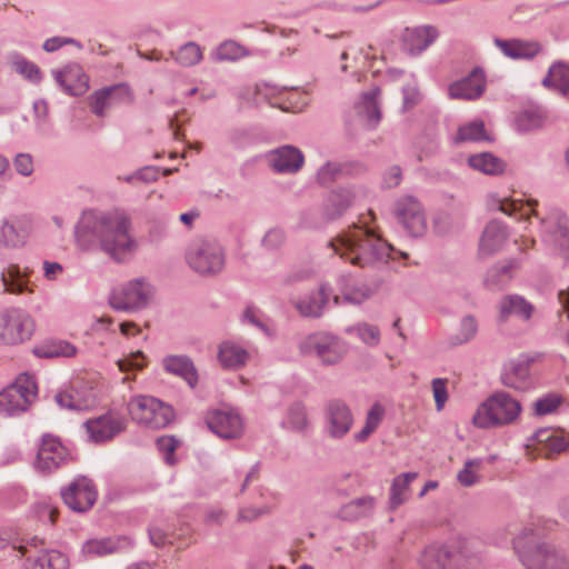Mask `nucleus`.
<instances>
[{
    "instance_id": "1",
    "label": "nucleus",
    "mask_w": 569,
    "mask_h": 569,
    "mask_svg": "<svg viewBox=\"0 0 569 569\" xmlns=\"http://www.w3.org/2000/svg\"><path fill=\"white\" fill-rule=\"evenodd\" d=\"M129 229L127 216H81L74 236L82 249L99 243L112 260L123 262L133 256L138 247Z\"/></svg>"
},
{
    "instance_id": "2",
    "label": "nucleus",
    "mask_w": 569,
    "mask_h": 569,
    "mask_svg": "<svg viewBox=\"0 0 569 569\" xmlns=\"http://www.w3.org/2000/svg\"><path fill=\"white\" fill-rule=\"evenodd\" d=\"M515 550L527 569H569V557L541 539L539 528H525L513 540Z\"/></svg>"
},
{
    "instance_id": "3",
    "label": "nucleus",
    "mask_w": 569,
    "mask_h": 569,
    "mask_svg": "<svg viewBox=\"0 0 569 569\" xmlns=\"http://www.w3.org/2000/svg\"><path fill=\"white\" fill-rule=\"evenodd\" d=\"M341 246L345 252L340 256L349 259L352 264L360 267L389 258L392 250V247L376 234L367 222L353 223L349 227V230L341 237Z\"/></svg>"
},
{
    "instance_id": "4",
    "label": "nucleus",
    "mask_w": 569,
    "mask_h": 569,
    "mask_svg": "<svg viewBox=\"0 0 569 569\" xmlns=\"http://www.w3.org/2000/svg\"><path fill=\"white\" fill-rule=\"evenodd\" d=\"M520 403L506 392H496L476 411L472 422L479 428H491L512 422L520 413Z\"/></svg>"
},
{
    "instance_id": "5",
    "label": "nucleus",
    "mask_w": 569,
    "mask_h": 569,
    "mask_svg": "<svg viewBox=\"0 0 569 569\" xmlns=\"http://www.w3.org/2000/svg\"><path fill=\"white\" fill-rule=\"evenodd\" d=\"M186 261L194 272L201 276H213L223 269L226 256L218 242L198 239L189 244Z\"/></svg>"
},
{
    "instance_id": "6",
    "label": "nucleus",
    "mask_w": 569,
    "mask_h": 569,
    "mask_svg": "<svg viewBox=\"0 0 569 569\" xmlns=\"http://www.w3.org/2000/svg\"><path fill=\"white\" fill-rule=\"evenodd\" d=\"M132 420L150 429L166 428L174 419L171 406L149 396H138L128 403Z\"/></svg>"
},
{
    "instance_id": "7",
    "label": "nucleus",
    "mask_w": 569,
    "mask_h": 569,
    "mask_svg": "<svg viewBox=\"0 0 569 569\" xmlns=\"http://www.w3.org/2000/svg\"><path fill=\"white\" fill-rule=\"evenodd\" d=\"M37 397L33 377L21 375L12 385L0 392V413L11 417L28 410Z\"/></svg>"
},
{
    "instance_id": "8",
    "label": "nucleus",
    "mask_w": 569,
    "mask_h": 569,
    "mask_svg": "<svg viewBox=\"0 0 569 569\" xmlns=\"http://www.w3.org/2000/svg\"><path fill=\"white\" fill-rule=\"evenodd\" d=\"M299 350L305 356L316 355L323 365H336L347 353V346L339 337L319 331L303 338Z\"/></svg>"
},
{
    "instance_id": "9",
    "label": "nucleus",
    "mask_w": 569,
    "mask_h": 569,
    "mask_svg": "<svg viewBox=\"0 0 569 569\" xmlns=\"http://www.w3.org/2000/svg\"><path fill=\"white\" fill-rule=\"evenodd\" d=\"M34 331V322L29 313L19 308L0 312V345L17 346L29 340Z\"/></svg>"
},
{
    "instance_id": "10",
    "label": "nucleus",
    "mask_w": 569,
    "mask_h": 569,
    "mask_svg": "<svg viewBox=\"0 0 569 569\" xmlns=\"http://www.w3.org/2000/svg\"><path fill=\"white\" fill-rule=\"evenodd\" d=\"M98 491L91 479L77 477L61 490L63 502L73 511L86 512L96 503Z\"/></svg>"
},
{
    "instance_id": "11",
    "label": "nucleus",
    "mask_w": 569,
    "mask_h": 569,
    "mask_svg": "<svg viewBox=\"0 0 569 569\" xmlns=\"http://www.w3.org/2000/svg\"><path fill=\"white\" fill-rule=\"evenodd\" d=\"M149 293L147 286L141 280H132L113 290L109 302L114 310H137L147 306Z\"/></svg>"
},
{
    "instance_id": "12",
    "label": "nucleus",
    "mask_w": 569,
    "mask_h": 569,
    "mask_svg": "<svg viewBox=\"0 0 569 569\" xmlns=\"http://www.w3.org/2000/svg\"><path fill=\"white\" fill-rule=\"evenodd\" d=\"M51 73L60 89L70 97H80L89 89V76L78 62H69Z\"/></svg>"
},
{
    "instance_id": "13",
    "label": "nucleus",
    "mask_w": 569,
    "mask_h": 569,
    "mask_svg": "<svg viewBox=\"0 0 569 569\" xmlns=\"http://www.w3.org/2000/svg\"><path fill=\"white\" fill-rule=\"evenodd\" d=\"M67 459L68 452L61 441L51 435H44L37 453L36 468L43 473H51Z\"/></svg>"
},
{
    "instance_id": "14",
    "label": "nucleus",
    "mask_w": 569,
    "mask_h": 569,
    "mask_svg": "<svg viewBox=\"0 0 569 569\" xmlns=\"http://www.w3.org/2000/svg\"><path fill=\"white\" fill-rule=\"evenodd\" d=\"M452 99L477 100L486 91L485 70L477 66L466 77L453 81L448 88Z\"/></svg>"
},
{
    "instance_id": "15",
    "label": "nucleus",
    "mask_w": 569,
    "mask_h": 569,
    "mask_svg": "<svg viewBox=\"0 0 569 569\" xmlns=\"http://www.w3.org/2000/svg\"><path fill=\"white\" fill-rule=\"evenodd\" d=\"M327 431L332 438L346 436L353 423V416L349 406L340 400L333 399L326 405Z\"/></svg>"
},
{
    "instance_id": "16",
    "label": "nucleus",
    "mask_w": 569,
    "mask_h": 569,
    "mask_svg": "<svg viewBox=\"0 0 569 569\" xmlns=\"http://www.w3.org/2000/svg\"><path fill=\"white\" fill-rule=\"evenodd\" d=\"M84 426L94 442H104L111 440L126 429V419L117 413L108 412L96 419L88 420Z\"/></svg>"
},
{
    "instance_id": "17",
    "label": "nucleus",
    "mask_w": 569,
    "mask_h": 569,
    "mask_svg": "<svg viewBox=\"0 0 569 569\" xmlns=\"http://www.w3.org/2000/svg\"><path fill=\"white\" fill-rule=\"evenodd\" d=\"M549 119L548 110L541 104L530 102L515 113L513 126L519 133L542 130Z\"/></svg>"
},
{
    "instance_id": "18",
    "label": "nucleus",
    "mask_w": 569,
    "mask_h": 569,
    "mask_svg": "<svg viewBox=\"0 0 569 569\" xmlns=\"http://www.w3.org/2000/svg\"><path fill=\"white\" fill-rule=\"evenodd\" d=\"M209 429L223 439L237 438L242 432V420L238 413L214 410L207 416Z\"/></svg>"
},
{
    "instance_id": "19",
    "label": "nucleus",
    "mask_w": 569,
    "mask_h": 569,
    "mask_svg": "<svg viewBox=\"0 0 569 569\" xmlns=\"http://www.w3.org/2000/svg\"><path fill=\"white\" fill-rule=\"evenodd\" d=\"M303 163L305 156L295 146L284 144L271 151L270 167L277 173H297Z\"/></svg>"
},
{
    "instance_id": "20",
    "label": "nucleus",
    "mask_w": 569,
    "mask_h": 569,
    "mask_svg": "<svg viewBox=\"0 0 569 569\" xmlns=\"http://www.w3.org/2000/svg\"><path fill=\"white\" fill-rule=\"evenodd\" d=\"M331 290L327 284H321L316 291L293 302V307L303 318L318 319L322 317L329 303Z\"/></svg>"
},
{
    "instance_id": "21",
    "label": "nucleus",
    "mask_w": 569,
    "mask_h": 569,
    "mask_svg": "<svg viewBox=\"0 0 569 569\" xmlns=\"http://www.w3.org/2000/svg\"><path fill=\"white\" fill-rule=\"evenodd\" d=\"M461 556L448 546H430L425 549L420 563L425 569H457Z\"/></svg>"
},
{
    "instance_id": "22",
    "label": "nucleus",
    "mask_w": 569,
    "mask_h": 569,
    "mask_svg": "<svg viewBox=\"0 0 569 569\" xmlns=\"http://www.w3.org/2000/svg\"><path fill=\"white\" fill-rule=\"evenodd\" d=\"M493 42L506 57L512 60H531L542 51V46L537 41L495 38Z\"/></svg>"
},
{
    "instance_id": "23",
    "label": "nucleus",
    "mask_w": 569,
    "mask_h": 569,
    "mask_svg": "<svg viewBox=\"0 0 569 569\" xmlns=\"http://www.w3.org/2000/svg\"><path fill=\"white\" fill-rule=\"evenodd\" d=\"M508 237L507 228L498 219H492L485 228L480 242L478 254L480 258H487L499 251Z\"/></svg>"
},
{
    "instance_id": "24",
    "label": "nucleus",
    "mask_w": 569,
    "mask_h": 569,
    "mask_svg": "<svg viewBox=\"0 0 569 569\" xmlns=\"http://www.w3.org/2000/svg\"><path fill=\"white\" fill-rule=\"evenodd\" d=\"M29 230L19 216L3 217L0 221V244L18 248L24 244Z\"/></svg>"
},
{
    "instance_id": "25",
    "label": "nucleus",
    "mask_w": 569,
    "mask_h": 569,
    "mask_svg": "<svg viewBox=\"0 0 569 569\" xmlns=\"http://www.w3.org/2000/svg\"><path fill=\"white\" fill-rule=\"evenodd\" d=\"M541 223L551 241L558 249L560 254L569 260V226L561 216H548L541 219Z\"/></svg>"
},
{
    "instance_id": "26",
    "label": "nucleus",
    "mask_w": 569,
    "mask_h": 569,
    "mask_svg": "<svg viewBox=\"0 0 569 569\" xmlns=\"http://www.w3.org/2000/svg\"><path fill=\"white\" fill-rule=\"evenodd\" d=\"M535 311V307L520 295H507L499 303V320L506 322L510 316L519 317L529 321Z\"/></svg>"
},
{
    "instance_id": "27",
    "label": "nucleus",
    "mask_w": 569,
    "mask_h": 569,
    "mask_svg": "<svg viewBox=\"0 0 569 569\" xmlns=\"http://www.w3.org/2000/svg\"><path fill=\"white\" fill-rule=\"evenodd\" d=\"M163 368L167 372L180 377L191 388H194L198 383V371L194 367L193 361L188 356H167L162 360Z\"/></svg>"
},
{
    "instance_id": "28",
    "label": "nucleus",
    "mask_w": 569,
    "mask_h": 569,
    "mask_svg": "<svg viewBox=\"0 0 569 569\" xmlns=\"http://www.w3.org/2000/svg\"><path fill=\"white\" fill-rule=\"evenodd\" d=\"M438 37L439 31L433 26L417 27L403 37L405 50L410 54H419L432 44Z\"/></svg>"
},
{
    "instance_id": "29",
    "label": "nucleus",
    "mask_w": 569,
    "mask_h": 569,
    "mask_svg": "<svg viewBox=\"0 0 569 569\" xmlns=\"http://www.w3.org/2000/svg\"><path fill=\"white\" fill-rule=\"evenodd\" d=\"M519 268L517 259H509L497 263L488 269L483 279V284L490 290L505 288L513 277V271Z\"/></svg>"
},
{
    "instance_id": "30",
    "label": "nucleus",
    "mask_w": 569,
    "mask_h": 569,
    "mask_svg": "<svg viewBox=\"0 0 569 569\" xmlns=\"http://www.w3.org/2000/svg\"><path fill=\"white\" fill-rule=\"evenodd\" d=\"M541 84L566 97L569 94V64L565 61H555L548 69Z\"/></svg>"
},
{
    "instance_id": "31",
    "label": "nucleus",
    "mask_w": 569,
    "mask_h": 569,
    "mask_svg": "<svg viewBox=\"0 0 569 569\" xmlns=\"http://www.w3.org/2000/svg\"><path fill=\"white\" fill-rule=\"evenodd\" d=\"M526 204L531 208L529 213H538L536 210L538 200L531 198L527 199ZM525 201L522 199L500 198L497 193L488 194L487 198V208L492 212L521 213Z\"/></svg>"
},
{
    "instance_id": "32",
    "label": "nucleus",
    "mask_w": 569,
    "mask_h": 569,
    "mask_svg": "<svg viewBox=\"0 0 569 569\" xmlns=\"http://www.w3.org/2000/svg\"><path fill=\"white\" fill-rule=\"evenodd\" d=\"M467 163L473 170L487 176L502 174L507 168L505 160L489 151L470 154L467 159Z\"/></svg>"
},
{
    "instance_id": "33",
    "label": "nucleus",
    "mask_w": 569,
    "mask_h": 569,
    "mask_svg": "<svg viewBox=\"0 0 569 569\" xmlns=\"http://www.w3.org/2000/svg\"><path fill=\"white\" fill-rule=\"evenodd\" d=\"M529 361H512L501 375V382L515 390H526L529 386Z\"/></svg>"
},
{
    "instance_id": "34",
    "label": "nucleus",
    "mask_w": 569,
    "mask_h": 569,
    "mask_svg": "<svg viewBox=\"0 0 569 569\" xmlns=\"http://www.w3.org/2000/svg\"><path fill=\"white\" fill-rule=\"evenodd\" d=\"M128 94V83L120 82L109 87H103L94 91L90 97V109L97 117H104L106 109L111 104L112 93Z\"/></svg>"
},
{
    "instance_id": "35",
    "label": "nucleus",
    "mask_w": 569,
    "mask_h": 569,
    "mask_svg": "<svg viewBox=\"0 0 569 569\" xmlns=\"http://www.w3.org/2000/svg\"><path fill=\"white\" fill-rule=\"evenodd\" d=\"M480 142L488 141L492 142L493 138H491L487 130L483 120L476 119L466 124L459 126L453 138L455 144H460L463 142Z\"/></svg>"
},
{
    "instance_id": "36",
    "label": "nucleus",
    "mask_w": 569,
    "mask_h": 569,
    "mask_svg": "<svg viewBox=\"0 0 569 569\" xmlns=\"http://www.w3.org/2000/svg\"><path fill=\"white\" fill-rule=\"evenodd\" d=\"M9 61L12 66V69L29 82L39 84L42 81L43 72L39 66L28 60L22 53L17 51L10 53Z\"/></svg>"
},
{
    "instance_id": "37",
    "label": "nucleus",
    "mask_w": 569,
    "mask_h": 569,
    "mask_svg": "<svg viewBox=\"0 0 569 569\" xmlns=\"http://www.w3.org/2000/svg\"><path fill=\"white\" fill-rule=\"evenodd\" d=\"M218 359L223 368L238 369L246 365L248 352L231 342H222L219 347Z\"/></svg>"
},
{
    "instance_id": "38",
    "label": "nucleus",
    "mask_w": 569,
    "mask_h": 569,
    "mask_svg": "<svg viewBox=\"0 0 569 569\" xmlns=\"http://www.w3.org/2000/svg\"><path fill=\"white\" fill-rule=\"evenodd\" d=\"M357 194L355 187H338L332 189L327 197V206L333 210V213H343L356 202Z\"/></svg>"
},
{
    "instance_id": "39",
    "label": "nucleus",
    "mask_w": 569,
    "mask_h": 569,
    "mask_svg": "<svg viewBox=\"0 0 569 569\" xmlns=\"http://www.w3.org/2000/svg\"><path fill=\"white\" fill-rule=\"evenodd\" d=\"M28 566L26 569H68L69 559L57 550L44 551L41 556L34 559H27Z\"/></svg>"
},
{
    "instance_id": "40",
    "label": "nucleus",
    "mask_w": 569,
    "mask_h": 569,
    "mask_svg": "<svg viewBox=\"0 0 569 569\" xmlns=\"http://www.w3.org/2000/svg\"><path fill=\"white\" fill-rule=\"evenodd\" d=\"M417 477V472H405L393 479L390 489V509H397L407 500L409 485Z\"/></svg>"
},
{
    "instance_id": "41",
    "label": "nucleus",
    "mask_w": 569,
    "mask_h": 569,
    "mask_svg": "<svg viewBox=\"0 0 569 569\" xmlns=\"http://www.w3.org/2000/svg\"><path fill=\"white\" fill-rule=\"evenodd\" d=\"M33 353L39 358L71 357L76 355V347L68 341L51 340L36 347Z\"/></svg>"
},
{
    "instance_id": "42",
    "label": "nucleus",
    "mask_w": 569,
    "mask_h": 569,
    "mask_svg": "<svg viewBox=\"0 0 569 569\" xmlns=\"http://www.w3.org/2000/svg\"><path fill=\"white\" fill-rule=\"evenodd\" d=\"M385 416V408L380 403H375L367 413L366 423L361 431L355 435L358 442L366 441L369 436L378 428Z\"/></svg>"
},
{
    "instance_id": "43",
    "label": "nucleus",
    "mask_w": 569,
    "mask_h": 569,
    "mask_svg": "<svg viewBox=\"0 0 569 569\" xmlns=\"http://www.w3.org/2000/svg\"><path fill=\"white\" fill-rule=\"evenodd\" d=\"M1 279L4 290L10 293H22L27 288L18 266H10L1 273Z\"/></svg>"
},
{
    "instance_id": "44",
    "label": "nucleus",
    "mask_w": 569,
    "mask_h": 569,
    "mask_svg": "<svg viewBox=\"0 0 569 569\" xmlns=\"http://www.w3.org/2000/svg\"><path fill=\"white\" fill-rule=\"evenodd\" d=\"M373 499L371 497L358 498L341 509V516L343 519L353 520L366 515V511L372 509Z\"/></svg>"
},
{
    "instance_id": "45",
    "label": "nucleus",
    "mask_w": 569,
    "mask_h": 569,
    "mask_svg": "<svg viewBox=\"0 0 569 569\" xmlns=\"http://www.w3.org/2000/svg\"><path fill=\"white\" fill-rule=\"evenodd\" d=\"M201 58V49L196 42H188L181 46L174 56L176 61L183 67L194 66Z\"/></svg>"
},
{
    "instance_id": "46",
    "label": "nucleus",
    "mask_w": 569,
    "mask_h": 569,
    "mask_svg": "<svg viewBox=\"0 0 569 569\" xmlns=\"http://www.w3.org/2000/svg\"><path fill=\"white\" fill-rule=\"evenodd\" d=\"M247 54V50L232 40L222 42L216 50V59L218 61H236Z\"/></svg>"
},
{
    "instance_id": "47",
    "label": "nucleus",
    "mask_w": 569,
    "mask_h": 569,
    "mask_svg": "<svg viewBox=\"0 0 569 569\" xmlns=\"http://www.w3.org/2000/svg\"><path fill=\"white\" fill-rule=\"evenodd\" d=\"M482 465L481 459H469L465 462L462 470L458 472L457 479L463 487H471L479 481V475L477 471Z\"/></svg>"
},
{
    "instance_id": "48",
    "label": "nucleus",
    "mask_w": 569,
    "mask_h": 569,
    "mask_svg": "<svg viewBox=\"0 0 569 569\" xmlns=\"http://www.w3.org/2000/svg\"><path fill=\"white\" fill-rule=\"evenodd\" d=\"M340 177H342L340 162L327 161L317 171V181L322 187H329Z\"/></svg>"
},
{
    "instance_id": "49",
    "label": "nucleus",
    "mask_w": 569,
    "mask_h": 569,
    "mask_svg": "<svg viewBox=\"0 0 569 569\" xmlns=\"http://www.w3.org/2000/svg\"><path fill=\"white\" fill-rule=\"evenodd\" d=\"M399 223L412 237H420L427 230L426 216H397Z\"/></svg>"
},
{
    "instance_id": "50",
    "label": "nucleus",
    "mask_w": 569,
    "mask_h": 569,
    "mask_svg": "<svg viewBox=\"0 0 569 569\" xmlns=\"http://www.w3.org/2000/svg\"><path fill=\"white\" fill-rule=\"evenodd\" d=\"M478 331V325L472 316H466L460 323V332L451 338L452 345H462L471 340Z\"/></svg>"
},
{
    "instance_id": "51",
    "label": "nucleus",
    "mask_w": 569,
    "mask_h": 569,
    "mask_svg": "<svg viewBox=\"0 0 569 569\" xmlns=\"http://www.w3.org/2000/svg\"><path fill=\"white\" fill-rule=\"evenodd\" d=\"M348 332H357L358 337L369 346H377L380 341V331L377 326L369 323H359L353 328H349Z\"/></svg>"
},
{
    "instance_id": "52",
    "label": "nucleus",
    "mask_w": 569,
    "mask_h": 569,
    "mask_svg": "<svg viewBox=\"0 0 569 569\" xmlns=\"http://www.w3.org/2000/svg\"><path fill=\"white\" fill-rule=\"evenodd\" d=\"M289 423L296 430H303L307 427V410L306 407L300 403H293L289 409Z\"/></svg>"
},
{
    "instance_id": "53",
    "label": "nucleus",
    "mask_w": 569,
    "mask_h": 569,
    "mask_svg": "<svg viewBox=\"0 0 569 569\" xmlns=\"http://www.w3.org/2000/svg\"><path fill=\"white\" fill-rule=\"evenodd\" d=\"M159 177V168L156 166H146L136 170L132 174L124 178L127 182L141 181L144 183L154 182Z\"/></svg>"
},
{
    "instance_id": "54",
    "label": "nucleus",
    "mask_w": 569,
    "mask_h": 569,
    "mask_svg": "<svg viewBox=\"0 0 569 569\" xmlns=\"http://www.w3.org/2000/svg\"><path fill=\"white\" fill-rule=\"evenodd\" d=\"M422 207L419 200L413 196H405L400 198L396 203L393 213H421Z\"/></svg>"
},
{
    "instance_id": "55",
    "label": "nucleus",
    "mask_w": 569,
    "mask_h": 569,
    "mask_svg": "<svg viewBox=\"0 0 569 569\" xmlns=\"http://www.w3.org/2000/svg\"><path fill=\"white\" fill-rule=\"evenodd\" d=\"M437 410L440 411L448 400L447 379L435 378L431 382Z\"/></svg>"
},
{
    "instance_id": "56",
    "label": "nucleus",
    "mask_w": 569,
    "mask_h": 569,
    "mask_svg": "<svg viewBox=\"0 0 569 569\" xmlns=\"http://www.w3.org/2000/svg\"><path fill=\"white\" fill-rule=\"evenodd\" d=\"M156 443L159 451L166 455V461L168 463H173V452L179 445V440L173 436H162L157 439Z\"/></svg>"
},
{
    "instance_id": "57",
    "label": "nucleus",
    "mask_w": 569,
    "mask_h": 569,
    "mask_svg": "<svg viewBox=\"0 0 569 569\" xmlns=\"http://www.w3.org/2000/svg\"><path fill=\"white\" fill-rule=\"evenodd\" d=\"M546 449H548L546 458L551 459L553 455L561 453L569 449V439L556 431Z\"/></svg>"
},
{
    "instance_id": "58",
    "label": "nucleus",
    "mask_w": 569,
    "mask_h": 569,
    "mask_svg": "<svg viewBox=\"0 0 569 569\" xmlns=\"http://www.w3.org/2000/svg\"><path fill=\"white\" fill-rule=\"evenodd\" d=\"M16 171L23 176L29 177L33 172V159L30 153H18L13 160Z\"/></svg>"
},
{
    "instance_id": "59",
    "label": "nucleus",
    "mask_w": 569,
    "mask_h": 569,
    "mask_svg": "<svg viewBox=\"0 0 569 569\" xmlns=\"http://www.w3.org/2000/svg\"><path fill=\"white\" fill-rule=\"evenodd\" d=\"M402 180V170L399 166H391L382 177L381 187L383 189H391L398 187Z\"/></svg>"
},
{
    "instance_id": "60",
    "label": "nucleus",
    "mask_w": 569,
    "mask_h": 569,
    "mask_svg": "<svg viewBox=\"0 0 569 569\" xmlns=\"http://www.w3.org/2000/svg\"><path fill=\"white\" fill-rule=\"evenodd\" d=\"M560 405V399L555 396H547L535 402V411L538 416L551 413Z\"/></svg>"
},
{
    "instance_id": "61",
    "label": "nucleus",
    "mask_w": 569,
    "mask_h": 569,
    "mask_svg": "<svg viewBox=\"0 0 569 569\" xmlns=\"http://www.w3.org/2000/svg\"><path fill=\"white\" fill-rule=\"evenodd\" d=\"M342 176L345 177H358L367 171V167L361 161H346L340 162Z\"/></svg>"
},
{
    "instance_id": "62",
    "label": "nucleus",
    "mask_w": 569,
    "mask_h": 569,
    "mask_svg": "<svg viewBox=\"0 0 569 569\" xmlns=\"http://www.w3.org/2000/svg\"><path fill=\"white\" fill-rule=\"evenodd\" d=\"M403 103L402 109L405 111L411 110L420 102V93L416 88L406 86L402 88Z\"/></svg>"
},
{
    "instance_id": "63",
    "label": "nucleus",
    "mask_w": 569,
    "mask_h": 569,
    "mask_svg": "<svg viewBox=\"0 0 569 569\" xmlns=\"http://www.w3.org/2000/svg\"><path fill=\"white\" fill-rule=\"evenodd\" d=\"M56 402L61 407L70 410H81L82 405L77 400L73 395L69 392H58L54 396Z\"/></svg>"
},
{
    "instance_id": "64",
    "label": "nucleus",
    "mask_w": 569,
    "mask_h": 569,
    "mask_svg": "<svg viewBox=\"0 0 569 569\" xmlns=\"http://www.w3.org/2000/svg\"><path fill=\"white\" fill-rule=\"evenodd\" d=\"M286 236L284 232L281 229H271L269 230L264 238H263V244L267 248L276 249L280 247L284 242Z\"/></svg>"
}]
</instances>
